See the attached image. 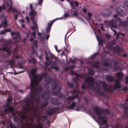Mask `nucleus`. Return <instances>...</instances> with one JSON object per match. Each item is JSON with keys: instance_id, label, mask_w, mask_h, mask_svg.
<instances>
[{"instance_id": "56", "label": "nucleus", "mask_w": 128, "mask_h": 128, "mask_svg": "<svg viewBox=\"0 0 128 128\" xmlns=\"http://www.w3.org/2000/svg\"><path fill=\"white\" fill-rule=\"evenodd\" d=\"M128 89L127 87L124 86L122 88V90L124 91H126L128 90Z\"/></svg>"}, {"instance_id": "2", "label": "nucleus", "mask_w": 128, "mask_h": 128, "mask_svg": "<svg viewBox=\"0 0 128 128\" xmlns=\"http://www.w3.org/2000/svg\"><path fill=\"white\" fill-rule=\"evenodd\" d=\"M118 79L115 81V84L114 85L110 86L106 83L104 81L101 80L98 81V83L95 82L96 85H94V79L92 77L87 78L85 80V84L86 87L90 89L93 91L96 90L97 93L100 95H104V94L102 90L101 85L102 84L104 88V91L106 92H108L111 93H112L114 91L116 88H120V81L122 80L124 75L121 72H117L116 75Z\"/></svg>"}, {"instance_id": "47", "label": "nucleus", "mask_w": 128, "mask_h": 128, "mask_svg": "<svg viewBox=\"0 0 128 128\" xmlns=\"http://www.w3.org/2000/svg\"><path fill=\"white\" fill-rule=\"evenodd\" d=\"M111 127L112 128H118V126L117 124H116L114 125H112Z\"/></svg>"}, {"instance_id": "29", "label": "nucleus", "mask_w": 128, "mask_h": 128, "mask_svg": "<svg viewBox=\"0 0 128 128\" xmlns=\"http://www.w3.org/2000/svg\"><path fill=\"white\" fill-rule=\"evenodd\" d=\"M36 70L35 69H32L31 70V74L32 78H35V72L36 71Z\"/></svg>"}, {"instance_id": "36", "label": "nucleus", "mask_w": 128, "mask_h": 128, "mask_svg": "<svg viewBox=\"0 0 128 128\" xmlns=\"http://www.w3.org/2000/svg\"><path fill=\"white\" fill-rule=\"evenodd\" d=\"M17 65L20 69H23V67L22 66V65L21 62H18L17 63Z\"/></svg>"}, {"instance_id": "57", "label": "nucleus", "mask_w": 128, "mask_h": 128, "mask_svg": "<svg viewBox=\"0 0 128 128\" xmlns=\"http://www.w3.org/2000/svg\"><path fill=\"white\" fill-rule=\"evenodd\" d=\"M16 34L15 32L13 31H12L11 33V34L12 36V38H13L14 35Z\"/></svg>"}, {"instance_id": "5", "label": "nucleus", "mask_w": 128, "mask_h": 128, "mask_svg": "<svg viewBox=\"0 0 128 128\" xmlns=\"http://www.w3.org/2000/svg\"><path fill=\"white\" fill-rule=\"evenodd\" d=\"M93 111L94 113L96 114L98 116V119L100 120L102 123L103 124H105L108 126L107 121L108 118L106 116H102L101 115L102 113H104L105 114H110V112L107 109H102L101 110H99L98 107H94V108Z\"/></svg>"}, {"instance_id": "63", "label": "nucleus", "mask_w": 128, "mask_h": 128, "mask_svg": "<svg viewBox=\"0 0 128 128\" xmlns=\"http://www.w3.org/2000/svg\"><path fill=\"white\" fill-rule=\"evenodd\" d=\"M26 40V38L25 37L22 40V42L24 43H25Z\"/></svg>"}, {"instance_id": "17", "label": "nucleus", "mask_w": 128, "mask_h": 128, "mask_svg": "<svg viewBox=\"0 0 128 128\" xmlns=\"http://www.w3.org/2000/svg\"><path fill=\"white\" fill-rule=\"evenodd\" d=\"M55 90H56V91H53L52 92V93L54 95L58 96L60 98H62L63 96V95L62 93H60L58 94V93L60 91V90L59 92H58V89H55Z\"/></svg>"}, {"instance_id": "52", "label": "nucleus", "mask_w": 128, "mask_h": 128, "mask_svg": "<svg viewBox=\"0 0 128 128\" xmlns=\"http://www.w3.org/2000/svg\"><path fill=\"white\" fill-rule=\"evenodd\" d=\"M67 84L71 88H72L73 87V84L72 83H70L68 82H67Z\"/></svg>"}, {"instance_id": "42", "label": "nucleus", "mask_w": 128, "mask_h": 128, "mask_svg": "<svg viewBox=\"0 0 128 128\" xmlns=\"http://www.w3.org/2000/svg\"><path fill=\"white\" fill-rule=\"evenodd\" d=\"M44 95H49L50 94V92L48 90H47L44 91L43 93Z\"/></svg>"}, {"instance_id": "38", "label": "nucleus", "mask_w": 128, "mask_h": 128, "mask_svg": "<svg viewBox=\"0 0 128 128\" xmlns=\"http://www.w3.org/2000/svg\"><path fill=\"white\" fill-rule=\"evenodd\" d=\"M32 54H35L37 55L38 54L36 50H35L34 48L32 47Z\"/></svg>"}, {"instance_id": "11", "label": "nucleus", "mask_w": 128, "mask_h": 128, "mask_svg": "<svg viewBox=\"0 0 128 128\" xmlns=\"http://www.w3.org/2000/svg\"><path fill=\"white\" fill-rule=\"evenodd\" d=\"M57 108H52L46 111V114L48 116H50L53 114H54L57 112Z\"/></svg>"}, {"instance_id": "25", "label": "nucleus", "mask_w": 128, "mask_h": 128, "mask_svg": "<svg viewBox=\"0 0 128 128\" xmlns=\"http://www.w3.org/2000/svg\"><path fill=\"white\" fill-rule=\"evenodd\" d=\"M99 62L98 61H97L92 64V66L96 68H99Z\"/></svg>"}, {"instance_id": "16", "label": "nucleus", "mask_w": 128, "mask_h": 128, "mask_svg": "<svg viewBox=\"0 0 128 128\" xmlns=\"http://www.w3.org/2000/svg\"><path fill=\"white\" fill-rule=\"evenodd\" d=\"M113 20L109 22L106 21L105 23L108 25V26L111 28L116 27L114 22Z\"/></svg>"}, {"instance_id": "18", "label": "nucleus", "mask_w": 128, "mask_h": 128, "mask_svg": "<svg viewBox=\"0 0 128 128\" xmlns=\"http://www.w3.org/2000/svg\"><path fill=\"white\" fill-rule=\"evenodd\" d=\"M48 99H46L40 105V107L43 108L46 107L48 104Z\"/></svg>"}, {"instance_id": "51", "label": "nucleus", "mask_w": 128, "mask_h": 128, "mask_svg": "<svg viewBox=\"0 0 128 128\" xmlns=\"http://www.w3.org/2000/svg\"><path fill=\"white\" fill-rule=\"evenodd\" d=\"M38 124V125H37L34 126V128H42V126H41L40 124Z\"/></svg>"}, {"instance_id": "49", "label": "nucleus", "mask_w": 128, "mask_h": 128, "mask_svg": "<svg viewBox=\"0 0 128 128\" xmlns=\"http://www.w3.org/2000/svg\"><path fill=\"white\" fill-rule=\"evenodd\" d=\"M85 18L88 20L89 21V20H91V18L90 17L91 16H84Z\"/></svg>"}, {"instance_id": "7", "label": "nucleus", "mask_w": 128, "mask_h": 128, "mask_svg": "<svg viewBox=\"0 0 128 128\" xmlns=\"http://www.w3.org/2000/svg\"><path fill=\"white\" fill-rule=\"evenodd\" d=\"M68 16H62L60 18H56L50 22V23H48V26L46 29V32L48 33L51 30L52 26L53 24L56 20L65 19Z\"/></svg>"}, {"instance_id": "43", "label": "nucleus", "mask_w": 128, "mask_h": 128, "mask_svg": "<svg viewBox=\"0 0 128 128\" xmlns=\"http://www.w3.org/2000/svg\"><path fill=\"white\" fill-rule=\"evenodd\" d=\"M104 42V40L102 39H101L99 42V44L100 45H102Z\"/></svg>"}, {"instance_id": "13", "label": "nucleus", "mask_w": 128, "mask_h": 128, "mask_svg": "<svg viewBox=\"0 0 128 128\" xmlns=\"http://www.w3.org/2000/svg\"><path fill=\"white\" fill-rule=\"evenodd\" d=\"M114 22L115 26H122V20L119 18L116 19L114 20Z\"/></svg>"}, {"instance_id": "53", "label": "nucleus", "mask_w": 128, "mask_h": 128, "mask_svg": "<svg viewBox=\"0 0 128 128\" xmlns=\"http://www.w3.org/2000/svg\"><path fill=\"white\" fill-rule=\"evenodd\" d=\"M103 65L105 66H108L109 65V63L106 62H103Z\"/></svg>"}, {"instance_id": "30", "label": "nucleus", "mask_w": 128, "mask_h": 128, "mask_svg": "<svg viewBox=\"0 0 128 128\" xmlns=\"http://www.w3.org/2000/svg\"><path fill=\"white\" fill-rule=\"evenodd\" d=\"M6 62L10 64V65L11 67L12 68V65L14 64V60H9L7 61Z\"/></svg>"}, {"instance_id": "64", "label": "nucleus", "mask_w": 128, "mask_h": 128, "mask_svg": "<svg viewBox=\"0 0 128 128\" xmlns=\"http://www.w3.org/2000/svg\"><path fill=\"white\" fill-rule=\"evenodd\" d=\"M70 62L72 63H74L75 62V60H72L71 58L70 59Z\"/></svg>"}, {"instance_id": "9", "label": "nucleus", "mask_w": 128, "mask_h": 128, "mask_svg": "<svg viewBox=\"0 0 128 128\" xmlns=\"http://www.w3.org/2000/svg\"><path fill=\"white\" fill-rule=\"evenodd\" d=\"M126 12V10L125 9V8L122 6H119L118 8L116 11L117 13L119 15H121V16L124 15Z\"/></svg>"}, {"instance_id": "60", "label": "nucleus", "mask_w": 128, "mask_h": 128, "mask_svg": "<svg viewBox=\"0 0 128 128\" xmlns=\"http://www.w3.org/2000/svg\"><path fill=\"white\" fill-rule=\"evenodd\" d=\"M15 58L16 59H18L19 58H21V56L20 55H17L15 57Z\"/></svg>"}, {"instance_id": "3", "label": "nucleus", "mask_w": 128, "mask_h": 128, "mask_svg": "<svg viewBox=\"0 0 128 128\" xmlns=\"http://www.w3.org/2000/svg\"><path fill=\"white\" fill-rule=\"evenodd\" d=\"M48 76V74L45 72L43 73L41 75L35 76V78H31V83L30 86L27 87L28 88H30L31 94L29 98H35L37 104L38 105L40 102L39 98L40 95L39 93L42 92L43 88L40 86H36L37 84L40 82L43 77H46Z\"/></svg>"}, {"instance_id": "8", "label": "nucleus", "mask_w": 128, "mask_h": 128, "mask_svg": "<svg viewBox=\"0 0 128 128\" xmlns=\"http://www.w3.org/2000/svg\"><path fill=\"white\" fill-rule=\"evenodd\" d=\"M6 108H5L4 110V113L5 114H6L8 112H10L12 114L13 118L14 116H16V114L14 113V108L13 106H10L9 104H6Z\"/></svg>"}, {"instance_id": "10", "label": "nucleus", "mask_w": 128, "mask_h": 128, "mask_svg": "<svg viewBox=\"0 0 128 128\" xmlns=\"http://www.w3.org/2000/svg\"><path fill=\"white\" fill-rule=\"evenodd\" d=\"M50 68H48V70H50L52 69H54L58 71L59 70V68L57 66V62L56 61H52L50 62Z\"/></svg>"}, {"instance_id": "27", "label": "nucleus", "mask_w": 128, "mask_h": 128, "mask_svg": "<svg viewBox=\"0 0 128 128\" xmlns=\"http://www.w3.org/2000/svg\"><path fill=\"white\" fill-rule=\"evenodd\" d=\"M46 59L47 61L45 62V64L46 66H48L50 64V61H48L49 58L48 56H47L46 57Z\"/></svg>"}, {"instance_id": "37", "label": "nucleus", "mask_w": 128, "mask_h": 128, "mask_svg": "<svg viewBox=\"0 0 128 128\" xmlns=\"http://www.w3.org/2000/svg\"><path fill=\"white\" fill-rule=\"evenodd\" d=\"M125 8V9L127 10H128V1H126L124 4V7Z\"/></svg>"}, {"instance_id": "22", "label": "nucleus", "mask_w": 128, "mask_h": 128, "mask_svg": "<svg viewBox=\"0 0 128 128\" xmlns=\"http://www.w3.org/2000/svg\"><path fill=\"white\" fill-rule=\"evenodd\" d=\"M76 102H72L71 104L68 107L69 110H73L74 108L76 106Z\"/></svg>"}, {"instance_id": "28", "label": "nucleus", "mask_w": 128, "mask_h": 128, "mask_svg": "<svg viewBox=\"0 0 128 128\" xmlns=\"http://www.w3.org/2000/svg\"><path fill=\"white\" fill-rule=\"evenodd\" d=\"M11 32V30L10 29L7 28L4 29V30H2L1 32V34L2 35L4 34L6 32Z\"/></svg>"}, {"instance_id": "62", "label": "nucleus", "mask_w": 128, "mask_h": 128, "mask_svg": "<svg viewBox=\"0 0 128 128\" xmlns=\"http://www.w3.org/2000/svg\"><path fill=\"white\" fill-rule=\"evenodd\" d=\"M26 19L27 22V23L29 22L30 21L28 16H26Z\"/></svg>"}, {"instance_id": "55", "label": "nucleus", "mask_w": 128, "mask_h": 128, "mask_svg": "<svg viewBox=\"0 0 128 128\" xmlns=\"http://www.w3.org/2000/svg\"><path fill=\"white\" fill-rule=\"evenodd\" d=\"M30 11H32L34 10L33 8L32 5V4H30Z\"/></svg>"}, {"instance_id": "14", "label": "nucleus", "mask_w": 128, "mask_h": 128, "mask_svg": "<svg viewBox=\"0 0 128 128\" xmlns=\"http://www.w3.org/2000/svg\"><path fill=\"white\" fill-rule=\"evenodd\" d=\"M117 53H120L124 52L122 48H120L118 46L113 47L112 48Z\"/></svg>"}, {"instance_id": "39", "label": "nucleus", "mask_w": 128, "mask_h": 128, "mask_svg": "<svg viewBox=\"0 0 128 128\" xmlns=\"http://www.w3.org/2000/svg\"><path fill=\"white\" fill-rule=\"evenodd\" d=\"M12 10L14 12H17L16 9V8H12V6L10 7V8H9L8 10L10 11Z\"/></svg>"}, {"instance_id": "15", "label": "nucleus", "mask_w": 128, "mask_h": 128, "mask_svg": "<svg viewBox=\"0 0 128 128\" xmlns=\"http://www.w3.org/2000/svg\"><path fill=\"white\" fill-rule=\"evenodd\" d=\"M80 92L78 89H75L73 91H71V93H72V94L76 93L74 96H73L74 99L75 98H78V94Z\"/></svg>"}, {"instance_id": "4", "label": "nucleus", "mask_w": 128, "mask_h": 128, "mask_svg": "<svg viewBox=\"0 0 128 128\" xmlns=\"http://www.w3.org/2000/svg\"><path fill=\"white\" fill-rule=\"evenodd\" d=\"M20 36V33L18 32L16 33L15 36L12 38L13 40H10L9 42H6L3 44L2 46H0V50L4 51L5 53L6 54L5 56V57L10 56L11 52L10 48L14 47L15 48L16 46V42L18 37Z\"/></svg>"}, {"instance_id": "48", "label": "nucleus", "mask_w": 128, "mask_h": 128, "mask_svg": "<svg viewBox=\"0 0 128 128\" xmlns=\"http://www.w3.org/2000/svg\"><path fill=\"white\" fill-rule=\"evenodd\" d=\"M70 4L71 5V8H73L74 9H75L76 8L75 6H74V4L72 2H70Z\"/></svg>"}, {"instance_id": "35", "label": "nucleus", "mask_w": 128, "mask_h": 128, "mask_svg": "<svg viewBox=\"0 0 128 128\" xmlns=\"http://www.w3.org/2000/svg\"><path fill=\"white\" fill-rule=\"evenodd\" d=\"M122 25H123V26L125 27L126 28L128 26V21H126L124 23L122 22Z\"/></svg>"}, {"instance_id": "41", "label": "nucleus", "mask_w": 128, "mask_h": 128, "mask_svg": "<svg viewBox=\"0 0 128 128\" xmlns=\"http://www.w3.org/2000/svg\"><path fill=\"white\" fill-rule=\"evenodd\" d=\"M12 99L11 97H10L7 99V104H9V105H10L9 103L10 102H11L12 101Z\"/></svg>"}, {"instance_id": "54", "label": "nucleus", "mask_w": 128, "mask_h": 128, "mask_svg": "<svg viewBox=\"0 0 128 128\" xmlns=\"http://www.w3.org/2000/svg\"><path fill=\"white\" fill-rule=\"evenodd\" d=\"M116 42L114 40H112L111 41L110 44L112 45V46H113L114 45H115L116 44Z\"/></svg>"}, {"instance_id": "6", "label": "nucleus", "mask_w": 128, "mask_h": 128, "mask_svg": "<svg viewBox=\"0 0 128 128\" xmlns=\"http://www.w3.org/2000/svg\"><path fill=\"white\" fill-rule=\"evenodd\" d=\"M44 78L46 82L47 85L48 84L52 82L51 85V89L52 90H54L56 89L58 90V92L61 90V87L58 85V82L54 78L50 77L48 75L47 77Z\"/></svg>"}, {"instance_id": "58", "label": "nucleus", "mask_w": 128, "mask_h": 128, "mask_svg": "<svg viewBox=\"0 0 128 128\" xmlns=\"http://www.w3.org/2000/svg\"><path fill=\"white\" fill-rule=\"evenodd\" d=\"M31 59L32 60L33 63V64H35L37 62V61L36 60H35L34 58H31Z\"/></svg>"}, {"instance_id": "21", "label": "nucleus", "mask_w": 128, "mask_h": 128, "mask_svg": "<svg viewBox=\"0 0 128 128\" xmlns=\"http://www.w3.org/2000/svg\"><path fill=\"white\" fill-rule=\"evenodd\" d=\"M120 62L118 61L117 60L114 61V66L115 70L119 69V66H118V65L120 64Z\"/></svg>"}, {"instance_id": "1", "label": "nucleus", "mask_w": 128, "mask_h": 128, "mask_svg": "<svg viewBox=\"0 0 128 128\" xmlns=\"http://www.w3.org/2000/svg\"><path fill=\"white\" fill-rule=\"evenodd\" d=\"M23 104L24 105L22 108V110L20 112L22 115H18V116H14V122L20 126L21 124L22 128H33L32 126L34 120V117L28 116L26 115L27 112L29 110H34L36 113V110L35 109V103L37 105L35 98L27 97L23 100Z\"/></svg>"}, {"instance_id": "26", "label": "nucleus", "mask_w": 128, "mask_h": 128, "mask_svg": "<svg viewBox=\"0 0 128 128\" xmlns=\"http://www.w3.org/2000/svg\"><path fill=\"white\" fill-rule=\"evenodd\" d=\"M37 12L36 11L34 10L30 11V15L31 16H35L37 15Z\"/></svg>"}, {"instance_id": "32", "label": "nucleus", "mask_w": 128, "mask_h": 128, "mask_svg": "<svg viewBox=\"0 0 128 128\" xmlns=\"http://www.w3.org/2000/svg\"><path fill=\"white\" fill-rule=\"evenodd\" d=\"M68 53V50L66 48H65L64 50L62 52V54L66 56L67 55Z\"/></svg>"}, {"instance_id": "19", "label": "nucleus", "mask_w": 128, "mask_h": 128, "mask_svg": "<svg viewBox=\"0 0 128 128\" xmlns=\"http://www.w3.org/2000/svg\"><path fill=\"white\" fill-rule=\"evenodd\" d=\"M114 77L110 75H108L106 76V78L107 80L109 82H112L115 81Z\"/></svg>"}, {"instance_id": "40", "label": "nucleus", "mask_w": 128, "mask_h": 128, "mask_svg": "<svg viewBox=\"0 0 128 128\" xmlns=\"http://www.w3.org/2000/svg\"><path fill=\"white\" fill-rule=\"evenodd\" d=\"M98 54V53H94L93 55L92 56H91V59H93L94 58L96 57L97 55Z\"/></svg>"}, {"instance_id": "24", "label": "nucleus", "mask_w": 128, "mask_h": 128, "mask_svg": "<svg viewBox=\"0 0 128 128\" xmlns=\"http://www.w3.org/2000/svg\"><path fill=\"white\" fill-rule=\"evenodd\" d=\"M6 17H5L4 19V22L2 23V25L4 28H6L7 26L8 22L6 19Z\"/></svg>"}, {"instance_id": "59", "label": "nucleus", "mask_w": 128, "mask_h": 128, "mask_svg": "<svg viewBox=\"0 0 128 128\" xmlns=\"http://www.w3.org/2000/svg\"><path fill=\"white\" fill-rule=\"evenodd\" d=\"M126 82L125 84H128V76H127L125 78Z\"/></svg>"}, {"instance_id": "34", "label": "nucleus", "mask_w": 128, "mask_h": 128, "mask_svg": "<svg viewBox=\"0 0 128 128\" xmlns=\"http://www.w3.org/2000/svg\"><path fill=\"white\" fill-rule=\"evenodd\" d=\"M9 124L10 128H19V127L15 126L13 124L11 123H10ZM21 128H22L21 127Z\"/></svg>"}, {"instance_id": "61", "label": "nucleus", "mask_w": 128, "mask_h": 128, "mask_svg": "<svg viewBox=\"0 0 128 128\" xmlns=\"http://www.w3.org/2000/svg\"><path fill=\"white\" fill-rule=\"evenodd\" d=\"M112 46L110 44H108L107 46V48H109L113 49V48H112Z\"/></svg>"}, {"instance_id": "12", "label": "nucleus", "mask_w": 128, "mask_h": 128, "mask_svg": "<svg viewBox=\"0 0 128 128\" xmlns=\"http://www.w3.org/2000/svg\"><path fill=\"white\" fill-rule=\"evenodd\" d=\"M50 102L55 105H59L61 104V102L59 101V100L55 98H52L50 100Z\"/></svg>"}, {"instance_id": "50", "label": "nucleus", "mask_w": 128, "mask_h": 128, "mask_svg": "<svg viewBox=\"0 0 128 128\" xmlns=\"http://www.w3.org/2000/svg\"><path fill=\"white\" fill-rule=\"evenodd\" d=\"M5 9V6H0V12H1L2 10H4Z\"/></svg>"}, {"instance_id": "33", "label": "nucleus", "mask_w": 128, "mask_h": 128, "mask_svg": "<svg viewBox=\"0 0 128 128\" xmlns=\"http://www.w3.org/2000/svg\"><path fill=\"white\" fill-rule=\"evenodd\" d=\"M94 73V70L92 69L89 70L88 72V74L90 75H93Z\"/></svg>"}, {"instance_id": "20", "label": "nucleus", "mask_w": 128, "mask_h": 128, "mask_svg": "<svg viewBox=\"0 0 128 128\" xmlns=\"http://www.w3.org/2000/svg\"><path fill=\"white\" fill-rule=\"evenodd\" d=\"M74 99V98L73 96H69L67 98V99L65 100V101L67 102L68 104H69Z\"/></svg>"}, {"instance_id": "45", "label": "nucleus", "mask_w": 128, "mask_h": 128, "mask_svg": "<svg viewBox=\"0 0 128 128\" xmlns=\"http://www.w3.org/2000/svg\"><path fill=\"white\" fill-rule=\"evenodd\" d=\"M50 57L51 58L54 59L55 60L57 59V58L53 54H51L50 55Z\"/></svg>"}, {"instance_id": "23", "label": "nucleus", "mask_w": 128, "mask_h": 128, "mask_svg": "<svg viewBox=\"0 0 128 128\" xmlns=\"http://www.w3.org/2000/svg\"><path fill=\"white\" fill-rule=\"evenodd\" d=\"M32 24L33 26H31V28L32 30H35L36 28H38V26L37 23L34 20Z\"/></svg>"}, {"instance_id": "31", "label": "nucleus", "mask_w": 128, "mask_h": 128, "mask_svg": "<svg viewBox=\"0 0 128 128\" xmlns=\"http://www.w3.org/2000/svg\"><path fill=\"white\" fill-rule=\"evenodd\" d=\"M6 5L8 6H12V2L11 0H7Z\"/></svg>"}, {"instance_id": "46", "label": "nucleus", "mask_w": 128, "mask_h": 128, "mask_svg": "<svg viewBox=\"0 0 128 128\" xmlns=\"http://www.w3.org/2000/svg\"><path fill=\"white\" fill-rule=\"evenodd\" d=\"M72 80L74 82H75V83L76 84V86H78V82L77 80L76 79H75L74 78L72 79Z\"/></svg>"}, {"instance_id": "44", "label": "nucleus", "mask_w": 128, "mask_h": 128, "mask_svg": "<svg viewBox=\"0 0 128 128\" xmlns=\"http://www.w3.org/2000/svg\"><path fill=\"white\" fill-rule=\"evenodd\" d=\"M72 2L74 4V5L78 7V6L79 4V3L77 1H74Z\"/></svg>"}]
</instances>
